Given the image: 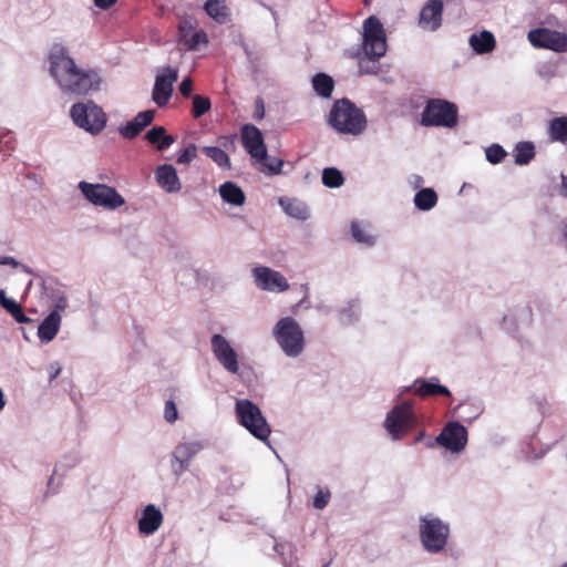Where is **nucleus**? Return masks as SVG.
<instances>
[{"mask_svg":"<svg viewBox=\"0 0 567 567\" xmlns=\"http://www.w3.org/2000/svg\"><path fill=\"white\" fill-rule=\"evenodd\" d=\"M49 71L64 93L84 95L99 85L93 70L79 66L66 47L54 43L48 54Z\"/></svg>","mask_w":567,"mask_h":567,"instance_id":"f257e3e1","label":"nucleus"},{"mask_svg":"<svg viewBox=\"0 0 567 567\" xmlns=\"http://www.w3.org/2000/svg\"><path fill=\"white\" fill-rule=\"evenodd\" d=\"M328 123L341 134L360 135L367 128V116L349 99L337 100L329 113Z\"/></svg>","mask_w":567,"mask_h":567,"instance_id":"f03ea898","label":"nucleus"},{"mask_svg":"<svg viewBox=\"0 0 567 567\" xmlns=\"http://www.w3.org/2000/svg\"><path fill=\"white\" fill-rule=\"evenodd\" d=\"M457 122V105L444 99L427 100L420 120V124L424 127L453 128Z\"/></svg>","mask_w":567,"mask_h":567,"instance_id":"7ed1b4c3","label":"nucleus"},{"mask_svg":"<svg viewBox=\"0 0 567 567\" xmlns=\"http://www.w3.org/2000/svg\"><path fill=\"white\" fill-rule=\"evenodd\" d=\"M274 336L284 353L288 357H298L305 349L303 331L291 317H284L274 327Z\"/></svg>","mask_w":567,"mask_h":567,"instance_id":"20e7f679","label":"nucleus"},{"mask_svg":"<svg viewBox=\"0 0 567 567\" xmlns=\"http://www.w3.org/2000/svg\"><path fill=\"white\" fill-rule=\"evenodd\" d=\"M235 412L239 424L256 439L266 441L269 437L270 426L257 404L247 399L237 400Z\"/></svg>","mask_w":567,"mask_h":567,"instance_id":"39448f33","label":"nucleus"},{"mask_svg":"<svg viewBox=\"0 0 567 567\" xmlns=\"http://www.w3.org/2000/svg\"><path fill=\"white\" fill-rule=\"evenodd\" d=\"M363 53L370 61H378L386 52L385 32L380 20L371 16L363 22Z\"/></svg>","mask_w":567,"mask_h":567,"instance_id":"423d86ee","label":"nucleus"},{"mask_svg":"<svg viewBox=\"0 0 567 567\" xmlns=\"http://www.w3.org/2000/svg\"><path fill=\"white\" fill-rule=\"evenodd\" d=\"M450 527L437 517H421L420 538L424 548L430 553H439L447 544Z\"/></svg>","mask_w":567,"mask_h":567,"instance_id":"0eeeda50","label":"nucleus"},{"mask_svg":"<svg viewBox=\"0 0 567 567\" xmlns=\"http://www.w3.org/2000/svg\"><path fill=\"white\" fill-rule=\"evenodd\" d=\"M70 114L79 127L92 134L100 133L106 125V114L93 102L72 105Z\"/></svg>","mask_w":567,"mask_h":567,"instance_id":"6e6552de","label":"nucleus"},{"mask_svg":"<svg viewBox=\"0 0 567 567\" xmlns=\"http://www.w3.org/2000/svg\"><path fill=\"white\" fill-rule=\"evenodd\" d=\"M79 188L84 197L95 206L113 210L125 204L123 196L114 187L105 184L80 182Z\"/></svg>","mask_w":567,"mask_h":567,"instance_id":"1a4fd4ad","label":"nucleus"},{"mask_svg":"<svg viewBox=\"0 0 567 567\" xmlns=\"http://www.w3.org/2000/svg\"><path fill=\"white\" fill-rule=\"evenodd\" d=\"M416 423L413 405L403 402L395 405L386 415L384 426L393 440H400L410 432Z\"/></svg>","mask_w":567,"mask_h":567,"instance_id":"9d476101","label":"nucleus"},{"mask_svg":"<svg viewBox=\"0 0 567 567\" xmlns=\"http://www.w3.org/2000/svg\"><path fill=\"white\" fill-rule=\"evenodd\" d=\"M528 41L535 48L549 49L556 52L567 51V35L550 29H535L528 32Z\"/></svg>","mask_w":567,"mask_h":567,"instance_id":"9b49d317","label":"nucleus"},{"mask_svg":"<svg viewBox=\"0 0 567 567\" xmlns=\"http://www.w3.org/2000/svg\"><path fill=\"white\" fill-rule=\"evenodd\" d=\"M240 133L241 143L247 153L256 159V162L267 159V147L261 131L252 124H245Z\"/></svg>","mask_w":567,"mask_h":567,"instance_id":"f8f14e48","label":"nucleus"},{"mask_svg":"<svg viewBox=\"0 0 567 567\" xmlns=\"http://www.w3.org/2000/svg\"><path fill=\"white\" fill-rule=\"evenodd\" d=\"M178 79V72L173 68H165L163 73L157 75L153 87L152 100L158 107L167 105L173 94L174 83Z\"/></svg>","mask_w":567,"mask_h":567,"instance_id":"ddd939ff","label":"nucleus"},{"mask_svg":"<svg viewBox=\"0 0 567 567\" xmlns=\"http://www.w3.org/2000/svg\"><path fill=\"white\" fill-rule=\"evenodd\" d=\"M212 350L217 361L230 373L239 371L238 358L229 341L221 334L212 337Z\"/></svg>","mask_w":567,"mask_h":567,"instance_id":"4468645a","label":"nucleus"},{"mask_svg":"<svg viewBox=\"0 0 567 567\" xmlns=\"http://www.w3.org/2000/svg\"><path fill=\"white\" fill-rule=\"evenodd\" d=\"M435 442L452 452H460L467 443V431L462 424L450 422L436 436Z\"/></svg>","mask_w":567,"mask_h":567,"instance_id":"2eb2a0df","label":"nucleus"},{"mask_svg":"<svg viewBox=\"0 0 567 567\" xmlns=\"http://www.w3.org/2000/svg\"><path fill=\"white\" fill-rule=\"evenodd\" d=\"M252 272L257 286L262 290L281 292L289 289L287 279L279 271L261 266L256 267Z\"/></svg>","mask_w":567,"mask_h":567,"instance_id":"dca6fc26","label":"nucleus"},{"mask_svg":"<svg viewBox=\"0 0 567 567\" xmlns=\"http://www.w3.org/2000/svg\"><path fill=\"white\" fill-rule=\"evenodd\" d=\"M443 9L442 0H429L421 9L420 27L430 31H436L442 25Z\"/></svg>","mask_w":567,"mask_h":567,"instance_id":"f3484780","label":"nucleus"},{"mask_svg":"<svg viewBox=\"0 0 567 567\" xmlns=\"http://www.w3.org/2000/svg\"><path fill=\"white\" fill-rule=\"evenodd\" d=\"M179 42L187 50H197L200 44L208 43L207 33L204 30H196L192 21L183 20L178 25Z\"/></svg>","mask_w":567,"mask_h":567,"instance_id":"a211bd4d","label":"nucleus"},{"mask_svg":"<svg viewBox=\"0 0 567 567\" xmlns=\"http://www.w3.org/2000/svg\"><path fill=\"white\" fill-rule=\"evenodd\" d=\"M202 450L199 443H184L179 444L174 453L172 460V467L176 475L184 473L192 458Z\"/></svg>","mask_w":567,"mask_h":567,"instance_id":"6ab92c4d","label":"nucleus"},{"mask_svg":"<svg viewBox=\"0 0 567 567\" xmlns=\"http://www.w3.org/2000/svg\"><path fill=\"white\" fill-rule=\"evenodd\" d=\"M162 524V512L156 508L155 505L150 504L142 513V517L138 520V529L141 534L152 535L161 527Z\"/></svg>","mask_w":567,"mask_h":567,"instance_id":"aec40b11","label":"nucleus"},{"mask_svg":"<svg viewBox=\"0 0 567 567\" xmlns=\"http://www.w3.org/2000/svg\"><path fill=\"white\" fill-rule=\"evenodd\" d=\"M158 185L167 193H177L181 190V182L176 169L168 164L159 166L155 172Z\"/></svg>","mask_w":567,"mask_h":567,"instance_id":"412c9836","label":"nucleus"},{"mask_svg":"<svg viewBox=\"0 0 567 567\" xmlns=\"http://www.w3.org/2000/svg\"><path fill=\"white\" fill-rule=\"evenodd\" d=\"M61 326V316L58 310H53L50 315L40 323L38 328V337L42 343L52 341L58 334Z\"/></svg>","mask_w":567,"mask_h":567,"instance_id":"4be33fe9","label":"nucleus"},{"mask_svg":"<svg viewBox=\"0 0 567 567\" xmlns=\"http://www.w3.org/2000/svg\"><path fill=\"white\" fill-rule=\"evenodd\" d=\"M413 391L421 398L445 395L451 396L450 390L439 383H434L426 379H416L413 383Z\"/></svg>","mask_w":567,"mask_h":567,"instance_id":"5701e85b","label":"nucleus"},{"mask_svg":"<svg viewBox=\"0 0 567 567\" xmlns=\"http://www.w3.org/2000/svg\"><path fill=\"white\" fill-rule=\"evenodd\" d=\"M470 44L477 54H485L494 50L496 41L492 32L482 31L471 35Z\"/></svg>","mask_w":567,"mask_h":567,"instance_id":"b1692460","label":"nucleus"},{"mask_svg":"<svg viewBox=\"0 0 567 567\" xmlns=\"http://www.w3.org/2000/svg\"><path fill=\"white\" fill-rule=\"evenodd\" d=\"M221 198L231 205L241 206L245 203L243 189L233 182H226L219 187Z\"/></svg>","mask_w":567,"mask_h":567,"instance_id":"393cba45","label":"nucleus"},{"mask_svg":"<svg viewBox=\"0 0 567 567\" xmlns=\"http://www.w3.org/2000/svg\"><path fill=\"white\" fill-rule=\"evenodd\" d=\"M146 138L151 144H155L158 151L168 148L174 143V137L166 134L163 126H155L146 133Z\"/></svg>","mask_w":567,"mask_h":567,"instance_id":"a878e982","label":"nucleus"},{"mask_svg":"<svg viewBox=\"0 0 567 567\" xmlns=\"http://www.w3.org/2000/svg\"><path fill=\"white\" fill-rule=\"evenodd\" d=\"M204 9L212 19L220 24L226 23L229 19V10L224 1L207 0Z\"/></svg>","mask_w":567,"mask_h":567,"instance_id":"bb28decb","label":"nucleus"},{"mask_svg":"<svg viewBox=\"0 0 567 567\" xmlns=\"http://www.w3.org/2000/svg\"><path fill=\"white\" fill-rule=\"evenodd\" d=\"M0 305L17 320V322H31V319L23 312L22 307L13 299L8 298L3 290H0Z\"/></svg>","mask_w":567,"mask_h":567,"instance_id":"cd10ccee","label":"nucleus"},{"mask_svg":"<svg viewBox=\"0 0 567 567\" xmlns=\"http://www.w3.org/2000/svg\"><path fill=\"white\" fill-rule=\"evenodd\" d=\"M549 137L551 141L567 142V116L555 117L549 122Z\"/></svg>","mask_w":567,"mask_h":567,"instance_id":"c85d7f7f","label":"nucleus"},{"mask_svg":"<svg viewBox=\"0 0 567 567\" xmlns=\"http://www.w3.org/2000/svg\"><path fill=\"white\" fill-rule=\"evenodd\" d=\"M315 91L322 97H330L334 87L333 79L326 73H318L312 78Z\"/></svg>","mask_w":567,"mask_h":567,"instance_id":"c756f323","label":"nucleus"},{"mask_svg":"<svg viewBox=\"0 0 567 567\" xmlns=\"http://www.w3.org/2000/svg\"><path fill=\"white\" fill-rule=\"evenodd\" d=\"M437 203V195L432 188H423L415 194L414 204L420 210H430Z\"/></svg>","mask_w":567,"mask_h":567,"instance_id":"7c9ffc66","label":"nucleus"},{"mask_svg":"<svg viewBox=\"0 0 567 567\" xmlns=\"http://www.w3.org/2000/svg\"><path fill=\"white\" fill-rule=\"evenodd\" d=\"M514 152L515 163L526 165L535 157V145L532 142H519Z\"/></svg>","mask_w":567,"mask_h":567,"instance_id":"2f4dec72","label":"nucleus"},{"mask_svg":"<svg viewBox=\"0 0 567 567\" xmlns=\"http://www.w3.org/2000/svg\"><path fill=\"white\" fill-rule=\"evenodd\" d=\"M284 210L291 217L305 220L309 217V210L305 204L296 199L280 200Z\"/></svg>","mask_w":567,"mask_h":567,"instance_id":"473e14b6","label":"nucleus"},{"mask_svg":"<svg viewBox=\"0 0 567 567\" xmlns=\"http://www.w3.org/2000/svg\"><path fill=\"white\" fill-rule=\"evenodd\" d=\"M203 153L208 156L219 167L229 169L231 166L230 158L227 153L217 146H204Z\"/></svg>","mask_w":567,"mask_h":567,"instance_id":"72a5a7b5","label":"nucleus"},{"mask_svg":"<svg viewBox=\"0 0 567 567\" xmlns=\"http://www.w3.org/2000/svg\"><path fill=\"white\" fill-rule=\"evenodd\" d=\"M344 182L341 172L334 167H327L322 172V184L329 188L340 187Z\"/></svg>","mask_w":567,"mask_h":567,"instance_id":"f704fd0d","label":"nucleus"},{"mask_svg":"<svg viewBox=\"0 0 567 567\" xmlns=\"http://www.w3.org/2000/svg\"><path fill=\"white\" fill-rule=\"evenodd\" d=\"M351 234L355 241L372 246L374 244V237L368 234L364 227L359 221H352Z\"/></svg>","mask_w":567,"mask_h":567,"instance_id":"c9c22d12","label":"nucleus"},{"mask_svg":"<svg viewBox=\"0 0 567 567\" xmlns=\"http://www.w3.org/2000/svg\"><path fill=\"white\" fill-rule=\"evenodd\" d=\"M210 107L212 103L208 97L198 94L193 97L192 114L195 118H199L200 116H203L210 110Z\"/></svg>","mask_w":567,"mask_h":567,"instance_id":"e433bc0d","label":"nucleus"},{"mask_svg":"<svg viewBox=\"0 0 567 567\" xmlns=\"http://www.w3.org/2000/svg\"><path fill=\"white\" fill-rule=\"evenodd\" d=\"M486 159L492 164L501 163L507 155L506 151L498 144H493L486 148Z\"/></svg>","mask_w":567,"mask_h":567,"instance_id":"4c0bfd02","label":"nucleus"},{"mask_svg":"<svg viewBox=\"0 0 567 567\" xmlns=\"http://www.w3.org/2000/svg\"><path fill=\"white\" fill-rule=\"evenodd\" d=\"M142 131L143 128H141L140 124H137V122L134 120L120 127L121 135L127 140L135 138Z\"/></svg>","mask_w":567,"mask_h":567,"instance_id":"58836bf2","label":"nucleus"},{"mask_svg":"<svg viewBox=\"0 0 567 567\" xmlns=\"http://www.w3.org/2000/svg\"><path fill=\"white\" fill-rule=\"evenodd\" d=\"M197 156V147L195 144H189L177 157L178 164H189Z\"/></svg>","mask_w":567,"mask_h":567,"instance_id":"ea45409f","label":"nucleus"},{"mask_svg":"<svg viewBox=\"0 0 567 567\" xmlns=\"http://www.w3.org/2000/svg\"><path fill=\"white\" fill-rule=\"evenodd\" d=\"M155 116L154 110H146L143 112H140L133 120L140 124L141 128H145L147 125H150Z\"/></svg>","mask_w":567,"mask_h":567,"instance_id":"a19ab883","label":"nucleus"},{"mask_svg":"<svg viewBox=\"0 0 567 567\" xmlns=\"http://www.w3.org/2000/svg\"><path fill=\"white\" fill-rule=\"evenodd\" d=\"M330 497H331V493L328 489H326V491L319 489L318 493L313 497V506L317 509L324 508L328 505Z\"/></svg>","mask_w":567,"mask_h":567,"instance_id":"79ce46f5","label":"nucleus"},{"mask_svg":"<svg viewBox=\"0 0 567 567\" xmlns=\"http://www.w3.org/2000/svg\"><path fill=\"white\" fill-rule=\"evenodd\" d=\"M164 417L168 423H174L178 417L176 404L173 400H167L164 406Z\"/></svg>","mask_w":567,"mask_h":567,"instance_id":"37998d69","label":"nucleus"},{"mask_svg":"<svg viewBox=\"0 0 567 567\" xmlns=\"http://www.w3.org/2000/svg\"><path fill=\"white\" fill-rule=\"evenodd\" d=\"M260 163H262L271 174H280L284 166V161L277 157H267V159H264Z\"/></svg>","mask_w":567,"mask_h":567,"instance_id":"c03bdc74","label":"nucleus"},{"mask_svg":"<svg viewBox=\"0 0 567 567\" xmlns=\"http://www.w3.org/2000/svg\"><path fill=\"white\" fill-rule=\"evenodd\" d=\"M179 91L183 96H185V97L190 96V94L193 92V81L190 78H186L182 81V83L179 85Z\"/></svg>","mask_w":567,"mask_h":567,"instance_id":"a18cd8bd","label":"nucleus"},{"mask_svg":"<svg viewBox=\"0 0 567 567\" xmlns=\"http://www.w3.org/2000/svg\"><path fill=\"white\" fill-rule=\"evenodd\" d=\"M265 117V105L262 99L258 97L255 101V112H254V118L256 121H261Z\"/></svg>","mask_w":567,"mask_h":567,"instance_id":"49530a36","label":"nucleus"},{"mask_svg":"<svg viewBox=\"0 0 567 567\" xmlns=\"http://www.w3.org/2000/svg\"><path fill=\"white\" fill-rule=\"evenodd\" d=\"M236 135H226V136H220L218 138V143L220 146L225 147V148H228V150H234L235 148V142H236Z\"/></svg>","mask_w":567,"mask_h":567,"instance_id":"de8ad7c7","label":"nucleus"},{"mask_svg":"<svg viewBox=\"0 0 567 567\" xmlns=\"http://www.w3.org/2000/svg\"><path fill=\"white\" fill-rule=\"evenodd\" d=\"M116 1L117 0H94V4L100 9L106 10L114 6Z\"/></svg>","mask_w":567,"mask_h":567,"instance_id":"09e8293b","label":"nucleus"},{"mask_svg":"<svg viewBox=\"0 0 567 567\" xmlns=\"http://www.w3.org/2000/svg\"><path fill=\"white\" fill-rule=\"evenodd\" d=\"M359 69H360L361 73H375L378 70V68H375V70H369V69L364 68L363 61H360Z\"/></svg>","mask_w":567,"mask_h":567,"instance_id":"8fccbe9b","label":"nucleus"},{"mask_svg":"<svg viewBox=\"0 0 567 567\" xmlns=\"http://www.w3.org/2000/svg\"><path fill=\"white\" fill-rule=\"evenodd\" d=\"M65 307L64 305V301L62 299H60L55 306V309L54 310H58V313H60L61 310H63Z\"/></svg>","mask_w":567,"mask_h":567,"instance_id":"3c124183","label":"nucleus"},{"mask_svg":"<svg viewBox=\"0 0 567 567\" xmlns=\"http://www.w3.org/2000/svg\"><path fill=\"white\" fill-rule=\"evenodd\" d=\"M4 405H6L4 394H3L2 390L0 389V411H2Z\"/></svg>","mask_w":567,"mask_h":567,"instance_id":"603ef678","label":"nucleus"},{"mask_svg":"<svg viewBox=\"0 0 567 567\" xmlns=\"http://www.w3.org/2000/svg\"><path fill=\"white\" fill-rule=\"evenodd\" d=\"M424 437V431L420 432L416 436H415V443H419L423 440Z\"/></svg>","mask_w":567,"mask_h":567,"instance_id":"864d4df0","label":"nucleus"},{"mask_svg":"<svg viewBox=\"0 0 567 567\" xmlns=\"http://www.w3.org/2000/svg\"><path fill=\"white\" fill-rule=\"evenodd\" d=\"M563 192H564V195L567 197V183L566 182L563 183Z\"/></svg>","mask_w":567,"mask_h":567,"instance_id":"5fc2aeb1","label":"nucleus"},{"mask_svg":"<svg viewBox=\"0 0 567 567\" xmlns=\"http://www.w3.org/2000/svg\"><path fill=\"white\" fill-rule=\"evenodd\" d=\"M563 235H564L565 241L567 244V226H565Z\"/></svg>","mask_w":567,"mask_h":567,"instance_id":"6e6d98bb","label":"nucleus"},{"mask_svg":"<svg viewBox=\"0 0 567 567\" xmlns=\"http://www.w3.org/2000/svg\"><path fill=\"white\" fill-rule=\"evenodd\" d=\"M60 372V370H58L53 375L52 378H56L58 373Z\"/></svg>","mask_w":567,"mask_h":567,"instance_id":"4d7b16f0","label":"nucleus"},{"mask_svg":"<svg viewBox=\"0 0 567 567\" xmlns=\"http://www.w3.org/2000/svg\"><path fill=\"white\" fill-rule=\"evenodd\" d=\"M561 567H567V563H566V564H564Z\"/></svg>","mask_w":567,"mask_h":567,"instance_id":"13d9d810","label":"nucleus"}]
</instances>
